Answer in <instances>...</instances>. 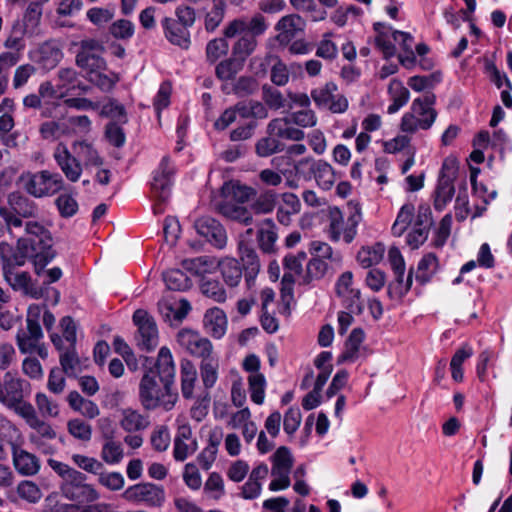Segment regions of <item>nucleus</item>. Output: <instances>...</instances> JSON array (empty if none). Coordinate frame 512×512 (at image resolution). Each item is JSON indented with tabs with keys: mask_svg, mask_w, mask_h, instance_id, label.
Returning <instances> with one entry per match:
<instances>
[{
	"mask_svg": "<svg viewBox=\"0 0 512 512\" xmlns=\"http://www.w3.org/2000/svg\"><path fill=\"white\" fill-rule=\"evenodd\" d=\"M175 365L167 347H161L153 367L147 369L139 384V399L144 409L155 410L163 407L171 410L177 400L174 389Z\"/></svg>",
	"mask_w": 512,
	"mask_h": 512,
	"instance_id": "obj_1",
	"label": "nucleus"
},
{
	"mask_svg": "<svg viewBox=\"0 0 512 512\" xmlns=\"http://www.w3.org/2000/svg\"><path fill=\"white\" fill-rule=\"evenodd\" d=\"M255 195L256 191L252 187L237 180L227 181L221 187L222 200L215 204V209L227 219L249 225L253 221L252 214L243 204Z\"/></svg>",
	"mask_w": 512,
	"mask_h": 512,
	"instance_id": "obj_2",
	"label": "nucleus"
},
{
	"mask_svg": "<svg viewBox=\"0 0 512 512\" xmlns=\"http://www.w3.org/2000/svg\"><path fill=\"white\" fill-rule=\"evenodd\" d=\"M436 96L432 92H425L421 97L413 100L412 113H405L401 119V130L414 133L418 129L428 130L436 120L437 112L433 108Z\"/></svg>",
	"mask_w": 512,
	"mask_h": 512,
	"instance_id": "obj_3",
	"label": "nucleus"
},
{
	"mask_svg": "<svg viewBox=\"0 0 512 512\" xmlns=\"http://www.w3.org/2000/svg\"><path fill=\"white\" fill-rule=\"evenodd\" d=\"M42 309L37 304L28 307L26 318V331L20 329L16 334V343L22 354H32L37 343L43 338V331L40 326Z\"/></svg>",
	"mask_w": 512,
	"mask_h": 512,
	"instance_id": "obj_4",
	"label": "nucleus"
},
{
	"mask_svg": "<svg viewBox=\"0 0 512 512\" xmlns=\"http://www.w3.org/2000/svg\"><path fill=\"white\" fill-rule=\"evenodd\" d=\"M105 48L96 39H83L79 43V51L75 57L76 65L85 70L87 74L106 70L107 62L103 57Z\"/></svg>",
	"mask_w": 512,
	"mask_h": 512,
	"instance_id": "obj_5",
	"label": "nucleus"
},
{
	"mask_svg": "<svg viewBox=\"0 0 512 512\" xmlns=\"http://www.w3.org/2000/svg\"><path fill=\"white\" fill-rule=\"evenodd\" d=\"M459 173L458 162H443L434 191V208L442 211L452 201L455 194L454 180Z\"/></svg>",
	"mask_w": 512,
	"mask_h": 512,
	"instance_id": "obj_6",
	"label": "nucleus"
},
{
	"mask_svg": "<svg viewBox=\"0 0 512 512\" xmlns=\"http://www.w3.org/2000/svg\"><path fill=\"white\" fill-rule=\"evenodd\" d=\"M175 168L171 162H160L157 169L153 171L151 182V191L155 198L154 213H163V204L167 202L171 195V187Z\"/></svg>",
	"mask_w": 512,
	"mask_h": 512,
	"instance_id": "obj_7",
	"label": "nucleus"
},
{
	"mask_svg": "<svg viewBox=\"0 0 512 512\" xmlns=\"http://www.w3.org/2000/svg\"><path fill=\"white\" fill-rule=\"evenodd\" d=\"M21 179L26 192L36 198L55 194L63 188L62 176L46 170L35 174H27L22 176Z\"/></svg>",
	"mask_w": 512,
	"mask_h": 512,
	"instance_id": "obj_8",
	"label": "nucleus"
},
{
	"mask_svg": "<svg viewBox=\"0 0 512 512\" xmlns=\"http://www.w3.org/2000/svg\"><path fill=\"white\" fill-rule=\"evenodd\" d=\"M86 475L76 471L66 482H62L60 489L69 500L78 504L94 502L99 498L97 491L86 483Z\"/></svg>",
	"mask_w": 512,
	"mask_h": 512,
	"instance_id": "obj_9",
	"label": "nucleus"
},
{
	"mask_svg": "<svg viewBox=\"0 0 512 512\" xmlns=\"http://www.w3.org/2000/svg\"><path fill=\"white\" fill-rule=\"evenodd\" d=\"M30 393V383L17 377L12 372H6L3 381H0V403L7 408L20 403Z\"/></svg>",
	"mask_w": 512,
	"mask_h": 512,
	"instance_id": "obj_10",
	"label": "nucleus"
},
{
	"mask_svg": "<svg viewBox=\"0 0 512 512\" xmlns=\"http://www.w3.org/2000/svg\"><path fill=\"white\" fill-rule=\"evenodd\" d=\"M473 146L484 150L491 146L493 152L487 160H495L496 158L502 160L512 152L511 142L502 129L494 131L492 137H490L488 131H480L473 139Z\"/></svg>",
	"mask_w": 512,
	"mask_h": 512,
	"instance_id": "obj_11",
	"label": "nucleus"
},
{
	"mask_svg": "<svg viewBox=\"0 0 512 512\" xmlns=\"http://www.w3.org/2000/svg\"><path fill=\"white\" fill-rule=\"evenodd\" d=\"M133 322L138 327L137 346L150 352L158 345V330L154 319L147 311L138 309L133 314Z\"/></svg>",
	"mask_w": 512,
	"mask_h": 512,
	"instance_id": "obj_12",
	"label": "nucleus"
},
{
	"mask_svg": "<svg viewBox=\"0 0 512 512\" xmlns=\"http://www.w3.org/2000/svg\"><path fill=\"white\" fill-rule=\"evenodd\" d=\"M16 251L21 256L24 265L29 260L33 262L37 275H40L45 266L56 256L55 250H43L35 244L34 240L24 237L17 240Z\"/></svg>",
	"mask_w": 512,
	"mask_h": 512,
	"instance_id": "obj_13",
	"label": "nucleus"
},
{
	"mask_svg": "<svg viewBox=\"0 0 512 512\" xmlns=\"http://www.w3.org/2000/svg\"><path fill=\"white\" fill-rule=\"evenodd\" d=\"M329 219L328 234L330 240L337 242L343 237L345 243H351L357 234L358 220L356 216L352 215L347 221H344L342 212L337 207H329Z\"/></svg>",
	"mask_w": 512,
	"mask_h": 512,
	"instance_id": "obj_14",
	"label": "nucleus"
},
{
	"mask_svg": "<svg viewBox=\"0 0 512 512\" xmlns=\"http://www.w3.org/2000/svg\"><path fill=\"white\" fill-rule=\"evenodd\" d=\"M178 344L191 356L205 359L213 355V345L197 331L182 329L177 334Z\"/></svg>",
	"mask_w": 512,
	"mask_h": 512,
	"instance_id": "obj_15",
	"label": "nucleus"
},
{
	"mask_svg": "<svg viewBox=\"0 0 512 512\" xmlns=\"http://www.w3.org/2000/svg\"><path fill=\"white\" fill-rule=\"evenodd\" d=\"M123 497L131 502H141L149 506H160L165 499L164 489L153 483H140L128 487Z\"/></svg>",
	"mask_w": 512,
	"mask_h": 512,
	"instance_id": "obj_16",
	"label": "nucleus"
},
{
	"mask_svg": "<svg viewBox=\"0 0 512 512\" xmlns=\"http://www.w3.org/2000/svg\"><path fill=\"white\" fill-rule=\"evenodd\" d=\"M194 227L197 233L213 246L221 249L226 245V231L222 224L216 219L201 217L195 221Z\"/></svg>",
	"mask_w": 512,
	"mask_h": 512,
	"instance_id": "obj_17",
	"label": "nucleus"
},
{
	"mask_svg": "<svg viewBox=\"0 0 512 512\" xmlns=\"http://www.w3.org/2000/svg\"><path fill=\"white\" fill-rule=\"evenodd\" d=\"M5 280L15 291H21L24 295L34 299L44 296L47 288L36 286L27 272H16L15 270L3 271Z\"/></svg>",
	"mask_w": 512,
	"mask_h": 512,
	"instance_id": "obj_18",
	"label": "nucleus"
},
{
	"mask_svg": "<svg viewBox=\"0 0 512 512\" xmlns=\"http://www.w3.org/2000/svg\"><path fill=\"white\" fill-rule=\"evenodd\" d=\"M161 26L165 38L172 45L181 49H188L191 45L190 31L182 25L176 23L172 17H164L161 20Z\"/></svg>",
	"mask_w": 512,
	"mask_h": 512,
	"instance_id": "obj_19",
	"label": "nucleus"
},
{
	"mask_svg": "<svg viewBox=\"0 0 512 512\" xmlns=\"http://www.w3.org/2000/svg\"><path fill=\"white\" fill-rule=\"evenodd\" d=\"M239 250L241 254L240 259L242 262L241 267L244 271V278L248 288H250L260 271V260L255 249L247 244L240 243Z\"/></svg>",
	"mask_w": 512,
	"mask_h": 512,
	"instance_id": "obj_20",
	"label": "nucleus"
},
{
	"mask_svg": "<svg viewBox=\"0 0 512 512\" xmlns=\"http://www.w3.org/2000/svg\"><path fill=\"white\" fill-rule=\"evenodd\" d=\"M302 24L303 21L299 15L291 14L282 17L275 26V29L279 31L276 40L282 46L288 45L297 32L302 29Z\"/></svg>",
	"mask_w": 512,
	"mask_h": 512,
	"instance_id": "obj_21",
	"label": "nucleus"
},
{
	"mask_svg": "<svg viewBox=\"0 0 512 512\" xmlns=\"http://www.w3.org/2000/svg\"><path fill=\"white\" fill-rule=\"evenodd\" d=\"M181 393L184 399L195 398V388L198 383V372L196 366L188 359L180 362Z\"/></svg>",
	"mask_w": 512,
	"mask_h": 512,
	"instance_id": "obj_22",
	"label": "nucleus"
},
{
	"mask_svg": "<svg viewBox=\"0 0 512 512\" xmlns=\"http://www.w3.org/2000/svg\"><path fill=\"white\" fill-rule=\"evenodd\" d=\"M12 456L14 467L21 475L33 476L38 473L40 469V460L36 455L27 452L18 446L17 448H14Z\"/></svg>",
	"mask_w": 512,
	"mask_h": 512,
	"instance_id": "obj_23",
	"label": "nucleus"
},
{
	"mask_svg": "<svg viewBox=\"0 0 512 512\" xmlns=\"http://www.w3.org/2000/svg\"><path fill=\"white\" fill-rule=\"evenodd\" d=\"M21 433L19 429L9 420H0V460L7 458V448L10 447L12 452L14 448L19 446Z\"/></svg>",
	"mask_w": 512,
	"mask_h": 512,
	"instance_id": "obj_24",
	"label": "nucleus"
},
{
	"mask_svg": "<svg viewBox=\"0 0 512 512\" xmlns=\"http://www.w3.org/2000/svg\"><path fill=\"white\" fill-rule=\"evenodd\" d=\"M365 340V333L362 328H354L345 342V349L339 355L337 362L354 363L360 357L361 346Z\"/></svg>",
	"mask_w": 512,
	"mask_h": 512,
	"instance_id": "obj_25",
	"label": "nucleus"
},
{
	"mask_svg": "<svg viewBox=\"0 0 512 512\" xmlns=\"http://www.w3.org/2000/svg\"><path fill=\"white\" fill-rule=\"evenodd\" d=\"M373 29L376 32L375 37V46L382 52L384 59H389L396 54V46L390 40L392 31L394 30L392 26L386 25L382 22H376L373 25Z\"/></svg>",
	"mask_w": 512,
	"mask_h": 512,
	"instance_id": "obj_26",
	"label": "nucleus"
},
{
	"mask_svg": "<svg viewBox=\"0 0 512 512\" xmlns=\"http://www.w3.org/2000/svg\"><path fill=\"white\" fill-rule=\"evenodd\" d=\"M8 204L11 210L23 218H35L38 215L36 203L20 192H12L8 195Z\"/></svg>",
	"mask_w": 512,
	"mask_h": 512,
	"instance_id": "obj_27",
	"label": "nucleus"
},
{
	"mask_svg": "<svg viewBox=\"0 0 512 512\" xmlns=\"http://www.w3.org/2000/svg\"><path fill=\"white\" fill-rule=\"evenodd\" d=\"M204 325L212 337L216 339L222 338L227 327V318L223 310L216 307L207 310L204 315Z\"/></svg>",
	"mask_w": 512,
	"mask_h": 512,
	"instance_id": "obj_28",
	"label": "nucleus"
},
{
	"mask_svg": "<svg viewBox=\"0 0 512 512\" xmlns=\"http://www.w3.org/2000/svg\"><path fill=\"white\" fill-rule=\"evenodd\" d=\"M269 132L282 139L301 140L304 138V132L293 126V123L286 117L272 120L268 125Z\"/></svg>",
	"mask_w": 512,
	"mask_h": 512,
	"instance_id": "obj_29",
	"label": "nucleus"
},
{
	"mask_svg": "<svg viewBox=\"0 0 512 512\" xmlns=\"http://www.w3.org/2000/svg\"><path fill=\"white\" fill-rule=\"evenodd\" d=\"M67 401L72 410L88 419H94L100 414L99 407L95 402L84 398L75 390L68 394Z\"/></svg>",
	"mask_w": 512,
	"mask_h": 512,
	"instance_id": "obj_30",
	"label": "nucleus"
},
{
	"mask_svg": "<svg viewBox=\"0 0 512 512\" xmlns=\"http://www.w3.org/2000/svg\"><path fill=\"white\" fill-rule=\"evenodd\" d=\"M388 93L392 98L391 104L387 107L388 114H395L405 106L410 98L409 90L399 79L393 78L388 86Z\"/></svg>",
	"mask_w": 512,
	"mask_h": 512,
	"instance_id": "obj_31",
	"label": "nucleus"
},
{
	"mask_svg": "<svg viewBox=\"0 0 512 512\" xmlns=\"http://www.w3.org/2000/svg\"><path fill=\"white\" fill-rule=\"evenodd\" d=\"M275 223L272 219L267 218L258 223L257 240L260 249L264 253H272L274 251L277 233L275 231Z\"/></svg>",
	"mask_w": 512,
	"mask_h": 512,
	"instance_id": "obj_32",
	"label": "nucleus"
},
{
	"mask_svg": "<svg viewBox=\"0 0 512 512\" xmlns=\"http://www.w3.org/2000/svg\"><path fill=\"white\" fill-rule=\"evenodd\" d=\"M182 267L190 273L202 276L203 278L205 274L211 273L218 268V261L214 257L204 255L183 260Z\"/></svg>",
	"mask_w": 512,
	"mask_h": 512,
	"instance_id": "obj_33",
	"label": "nucleus"
},
{
	"mask_svg": "<svg viewBox=\"0 0 512 512\" xmlns=\"http://www.w3.org/2000/svg\"><path fill=\"white\" fill-rule=\"evenodd\" d=\"M439 268L438 258L434 253L425 254L417 265L415 279L421 285L431 281Z\"/></svg>",
	"mask_w": 512,
	"mask_h": 512,
	"instance_id": "obj_34",
	"label": "nucleus"
},
{
	"mask_svg": "<svg viewBox=\"0 0 512 512\" xmlns=\"http://www.w3.org/2000/svg\"><path fill=\"white\" fill-rule=\"evenodd\" d=\"M218 267L221 270L225 283L230 287H236L244 275L241 263L234 258H226L218 261Z\"/></svg>",
	"mask_w": 512,
	"mask_h": 512,
	"instance_id": "obj_35",
	"label": "nucleus"
},
{
	"mask_svg": "<svg viewBox=\"0 0 512 512\" xmlns=\"http://www.w3.org/2000/svg\"><path fill=\"white\" fill-rule=\"evenodd\" d=\"M149 425L150 421L148 416H144L131 408H126L122 411L120 426L126 432L131 433L145 430Z\"/></svg>",
	"mask_w": 512,
	"mask_h": 512,
	"instance_id": "obj_36",
	"label": "nucleus"
},
{
	"mask_svg": "<svg viewBox=\"0 0 512 512\" xmlns=\"http://www.w3.org/2000/svg\"><path fill=\"white\" fill-rule=\"evenodd\" d=\"M200 377L205 390H210L214 387L218 380L219 360L216 356L212 355L208 358L202 359L199 365Z\"/></svg>",
	"mask_w": 512,
	"mask_h": 512,
	"instance_id": "obj_37",
	"label": "nucleus"
},
{
	"mask_svg": "<svg viewBox=\"0 0 512 512\" xmlns=\"http://www.w3.org/2000/svg\"><path fill=\"white\" fill-rule=\"evenodd\" d=\"M27 237L26 239L34 240L35 244L43 250L52 249V237L48 229L35 221H29L25 226Z\"/></svg>",
	"mask_w": 512,
	"mask_h": 512,
	"instance_id": "obj_38",
	"label": "nucleus"
},
{
	"mask_svg": "<svg viewBox=\"0 0 512 512\" xmlns=\"http://www.w3.org/2000/svg\"><path fill=\"white\" fill-rule=\"evenodd\" d=\"M395 278L387 286V294L391 299L401 300L411 289L413 270L410 269L406 279L405 274H394Z\"/></svg>",
	"mask_w": 512,
	"mask_h": 512,
	"instance_id": "obj_39",
	"label": "nucleus"
},
{
	"mask_svg": "<svg viewBox=\"0 0 512 512\" xmlns=\"http://www.w3.org/2000/svg\"><path fill=\"white\" fill-rule=\"evenodd\" d=\"M385 248L377 243L374 246L362 247L357 253V261L363 268L377 265L383 258Z\"/></svg>",
	"mask_w": 512,
	"mask_h": 512,
	"instance_id": "obj_40",
	"label": "nucleus"
},
{
	"mask_svg": "<svg viewBox=\"0 0 512 512\" xmlns=\"http://www.w3.org/2000/svg\"><path fill=\"white\" fill-rule=\"evenodd\" d=\"M0 259L3 271L16 270L24 266L21 256L16 251V246H12L6 241L0 242Z\"/></svg>",
	"mask_w": 512,
	"mask_h": 512,
	"instance_id": "obj_41",
	"label": "nucleus"
},
{
	"mask_svg": "<svg viewBox=\"0 0 512 512\" xmlns=\"http://www.w3.org/2000/svg\"><path fill=\"white\" fill-rule=\"evenodd\" d=\"M63 57V53L60 48L51 44H44L39 49L38 64L44 70H51L57 66Z\"/></svg>",
	"mask_w": 512,
	"mask_h": 512,
	"instance_id": "obj_42",
	"label": "nucleus"
},
{
	"mask_svg": "<svg viewBox=\"0 0 512 512\" xmlns=\"http://www.w3.org/2000/svg\"><path fill=\"white\" fill-rule=\"evenodd\" d=\"M61 370L64 371L68 377H77L81 371L80 359L76 352V347H66V350L60 354L59 357Z\"/></svg>",
	"mask_w": 512,
	"mask_h": 512,
	"instance_id": "obj_43",
	"label": "nucleus"
},
{
	"mask_svg": "<svg viewBox=\"0 0 512 512\" xmlns=\"http://www.w3.org/2000/svg\"><path fill=\"white\" fill-rule=\"evenodd\" d=\"M78 76V72L73 68H60L58 70L56 87L60 92V96L75 92Z\"/></svg>",
	"mask_w": 512,
	"mask_h": 512,
	"instance_id": "obj_44",
	"label": "nucleus"
},
{
	"mask_svg": "<svg viewBox=\"0 0 512 512\" xmlns=\"http://www.w3.org/2000/svg\"><path fill=\"white\" fill-rule=\"evenodd\" d=\"M163 279L169 290L185 291L191 287V280L180 269H170L163 273Z\"/></svg>",
	"mask_w": 512,
	"mask_h": 512,
	"instance_id": "obj_45",
	"label": "nucleus"
},
{
	"mask_svg": "<svg viewBox=\"0 0 512 512\" xmlns=\"http://www.w3.org/2000/svg\"><path fill=\"white\" fill-rule=\"evenodd\" d=\"M415 208L412 204H404L397 214L396 220L391 227L394 236L400 237L411 224Z\"/></svg>",
	"mask_w": 512,
	"mask_h": 512,
	"instance_id": "obj_46",
	"label": "nucleus"
},
{
	"mask_svg": "<svg viewBox=\"0 0 512 512\" xmlns=\"http://www.w3.org/2000/svg\"><path fill=\"white\" fill-rule=\"evenodd\" d=\"M101 116L111 119V121L126 124L128 122L127 112L124 105L120 104L116 99L109 98L102 106Z\"/></svg>",
	"mask_w": 512,
	"mask_h": 512,
	"instance_id": "obj_47",
	"label": "nucleus"
},
{
	"mask_svg": "<svg viewBox=\"0 0 512 512\" xmlns=\"http://www.w3.org/2000/svg\"><path fill=\"white\" fill-rule=\"evenodd\" d=\"M271 474H279V471L289 473L293 465V457L286 446L279 447L272 455Z\"/></svg>",
	"mask_w": 512,
	"mask_h": 512,
	"instance_id": "obj_48",
	"label": "nucleus"
},
{
	"mask_svg": "<svg viewBox=\"0 0 512 512\" xmlns=\"http://www.w3.org/2000/svg\"><path fill=\"white\" fill-rule=\"evenodd\" d=\"M104 70L88 74V80L102 92H110L113 90L117 82H119V75L115 72L109 74L103 73Z\"/></svg>",
	"mask_w": 512,
	"mask_h": 512,
	"instance_id": "obj_49",
	"label": "nucleus"
},
{
	"mask_svg": "<svg viewBox=\"0 0 512 512\" xmlns=\"http://www.w3.org/2000/svg\"><path fill=\"white\" fill-rule=\"evenodd\" d=\"M67 431L81 442H89L92 438V426L80 418H73L67 422Z\"/></svg>",
	"mask_w": 512,
	"mask_h": 512,
	"instance_id": "obj_50",
	"label": "nucleus"
},
{
	"mask_svg": "<svg viewBox=\"0 0 512 512\" xmlns=\"http://www.w3.org/2000/svg\"><path fill=\"white\" fill-rule=\"evenodd\" d=\"M244 62L238 58L230 57L229 59L221 61L215 69L216 76L220 80H231L242 69Z\"/></svg>",
	"mask_w": 512,
	"mask_h": 512,
	"instance_id": "obj_51",
	"label": "nucleus"
},
{
	"mask_svg": "<svg viewBox=\"0 0 512 512\" xmlns=\"http://www.w3.org/2000/svg\"><path fill=\"white\" fill-rule=\"evenodd\" d=\"M442 81L440 72H433L429 75H415L408 79V86L416 91L421 92L426 89L434 88V86Z\"/></svg>",
	"mask_w": 512,
	"mask_h": 512,
	"instance_id": "obj_52",
	"label": "nucleus"
},
{
	"mask_svg": "<svg viewBox=\"0 0 512 512\" xmlns=\"http://www.w3.org/2000/svg\"><path fill=\"white\" fill-rule=\"evenodd\" d=\"M213 7L205 16V29L207 32H213L223 21L226 9L225 0H212Z\"/></svg>",
	"mask_w": 512,
	"mask_h": 512,
	"instance_id": "obj_53",
	"label": "nucleus"
},
{
	"mask_svg": "<svg viewBox=\"0 0 512 512\" xmlns=\"http://www.w3.org/2000/svg\"><path fill=\"white\" fill-rule=\"evenodd\" d=\"M29 427L32 430H34V433H31L29 438L30 441L35 444H40L41 439L53 440L57 436V433L53 429V427L49 423L41 420L40 418L35 420L33 424Z\"/></svg>",
	"mask_w": 512,
	"mask_h": 512,
	"instance_id": "obj_54",
	"label": "nucleus"
},
{
	"mask_svg": "<svg viewBox=\"0 0 512 512\" xmlns=\"http://www.w3.org/2000/svg\"><path fill=\"white\" fill-rule=\"evenodd\" d=\"M276 193L272 190H266L260 193L251 205V209L256 214H267L273 211L276 205Z\"/></svg>",
	"mask_w": 512,
	"mask_h": 512,
	"instance_id": "obj_55",
	"label": "nucleus"
},
{
	"mask_svg": "<svg viewBox=\"0 0 512 512\" xmlns=\"http://www.w3.org/2000/svg\"><path fill=\"white\" fill-rule=\"evenodd\" d=\"M201 291L207 297L216 302H224L226 300V291L218 280L209 277H203L201 280Z\"/></svg>",
	"mask_w": 512,
	"mask_h": 512,
	"instance_id": "obj_56",
	"label": "nucleus"
},
{
	"mask_svg": "<svg viewBox=\"0 0 512 512\" xmlns=\"http://www.w3.org/2000/svg\"><path fill=\"white\" fill-rule=\"evenodd\" d=\"M256 40L248 34L243 35L233 46L232 55L242 62L253 53L256 48Z\"/></svg>",
	"mask_w": 512,
	"mask_h": 512,
	"instance_id": "obj_57",
	"label": "nucleus"
},
{
	"mask_svg": "<svg viewBox=\"0 0 512 512\" xmlns=\"http://www.w3.org/2000/svg\"><path fill=\"white\" fill-rule=\"evenodd\" d=\"M384 150L387 153L395 154L397 152L407 150L406 154L409 155L406 160H413L414 151L410 147V137L407 135H398L395 138L384 143Z\"/></svg>",
	"mask_w": 512,
	"mask_h": 512,
	"instance_id": "obj_58",
	"label": "nucleus"
},
{
	"mask_svg": "<svg viewBox=\"0 0 512 512\" xmlns=\"http://www.w3.org/2000/svg\"><path fill=\"white\" fill-rule=\"evenodd\" d=\"M322 106L328 108L332 113H344L348 109V100L338 92L325 95L322 90Z\"/></svg>",
	"mask_w": 512,
	"mask_h": 512,
	"instance_id": "obj_59",
	"label": "nucleus"
},
{
	"mask_svg": "<svg viewBox=\"0 0 512 512\" xmlns=\"http://www.w3.org/2000/svg\"><path fill=\"white\" fill-rule=\"evenodd\" d=\"M249 390L251 393V400L260 405L264 401V387H265V378L261 373H255L249 376Z\"/></svg>",
	"mask_w": 512,
	"mask_h": 512,
	"instance_id": "obj_60",
	"label": "nucleus"
},
{
	"mask_svg": "<svg viewBox=\"0 0 512 512\" xmlns=\"http://www.w3.org/2000/svg\"><path fill=\"white\" fill-rule=\"evenodd\" d=\"M134 24L127 19H119L109 27V33L116 39L128 40L134 34Z\"/></svg>",
	"mask_w": 512,
	"mask_h": 512,
	"instance_id": "obj_61",
	"label": "nucleus"
},
{
	"mask_svg": "<svg viewBox=\"0 0 512 512\" xmlns=\"http://www.w3.org/2000/svg\"><path fill=\"white\" fill-rule=\"evenodd\" d=\"M102 459L108 464H116L123 458V449L119 442L108 440L102 447Z\"/></svg>",
	"mask_w": 512,
	"mask_h": 512,
	"instance_id": "obj_62",
	"label": "nucleus"
},
{
	"mask_svg": "<svg viewBox=\"0 0 512 512\" xmlns=\"http://www.w3.org/2000/svg\"><path fill=\"white\" fill-rule=\"evenodd\" d=\"M105 137L115 147H122L126 141V135L121 123L110 121L105 126Z\"/></svg>",
	"mask_w": 512,
	"mask_h": 512,
	"instance_id": "obj_63",
	"label": "nucleus"
},
{
	"mask_svg": "<svg viewBox=\"0 0 512 512\" xmlns=\"http://www.w3.org/2000/svg\"><path fill=\"white\" fill-rule=\"evenodd\" d=\"M228 50L229 44L224 37L215 38L207 43L206 55L209 61L215 62L221 56L226 55Z\"/></svg>",
	"mask_w": 512,
	"mask_h": 512,
	"instance_id": "obj_64",
	"label": "nucleus"
}]
</instances>
